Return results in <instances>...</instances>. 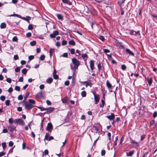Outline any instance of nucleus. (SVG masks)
I'll return each instance as SVG.
<instances>
[{"label":"nucleus","mask_w":157,"mask_h":157,"mask_svg":"<svg viewBox=\"0 0 157 157\" xmlns=\"http://www.w3.org/2000/svg\"><path fill=\"white\" fill-rule=\"evenodd\" d=\"M35 102V101L32 99H29L28 101L25 102V109L27 110L30 109L33 107Z\"/></svg>","instance_id":"nucleus-1"},{"label":"nucleus","mask_w":157,"mask_h":157,"mask_svg":"<svg viewBox=\"0 0 157 157\" xmlns=\"http://www.w3.org/2000/svg\"><path fill=\"white\" fill-rule=\"evenodd\" d=\"M73 63L74 65L75 69H77L78 67L80 64V62L76 59L75 58H73L72 59Z\"/></svg>","instance_id":"nucleus-2"},{"label":"nucleus","mask_w":157,"mask_h":157,"mask_svg":"<svg viewBox=\"0 0 157 157\" xmlns=\"http://www.w3.org/2000/svg\"><path fill=\"white\" fill-rule=\"evenodd\" d=\"M14 122L15 123H19L20 125L22 126H24L25 124V122L21 118L15 119Z\"/></svg>","instance_id":"nucleus-3"},{"label":"nucleus","mask_w":157,"mask_h":157,"mask_svg":"<svg viewBox=\"0 0 157 157\" xmlns=\"http://www.w3.org/2000/svg\"><path fill=\"white\" fill-rule=\"evenodd\" d=\"M130 34L131 35H135L140 36V31H138L137 32H136L133 30H131L130 33Z\"/></svg>","instance_id":"nucleus-4"},{"label":"nucleus","mask_w":157,"mask_h":157,"mask_svg":"<svg viewBox=\"0 0 157 157\" xmlns=\"http://www.w3.org/2000/svg\"><path fill=\"white\" fill-rule=\"evenodd\" d=\"M93 94L94 96V100L95 102V104H97L99 102L100 98L98 94L95 95V94L93 92Z\"/></svg>","instance_id":"nucleus-5"},{"label":"nucleus","mask_w":157,"mask_h":157,"mask_svg":"<svg viewBox=\"0 0 157 157\" xmlns=\"http://www.w3.org/2000/svg\"><path fill=\"white\" fill-rule=\"evenodd\" d=\"M52 128V124L51 123H48L46 128V129L48 131H51Z\"/></svg>","instance_id":"nucleus-6"},{"label":"nucleus","mask_w":157,"mask_h":157,"mask_svg":"<svg viewBox=\"0 0 157 157\" xmlns=\"http://www.w3.org/2000/svg\"><path fill=\"white\" fill-rule=\"evenodd\" d=\"M126 53L128 54L130 56H134V53L129 49H128V48L126 49Z\"/></svg>","instance_id":"nucleus-7"},{"label":"nucleus","mask_w":157,"mask_h":157,"mask_svg":"<svg viewBox=\"0 0 157 157\" xmlns=\"http://www.w3.org/2000/svg\"><path fill=\"white\" fill-rule=\"evenodd\" d=\"M90 69L91 70H93L94 69V61L92 60H91L90 62Z\"/></svg>","instance_id":"nucleus-8"},{"label":"nucleus","mask_w":157,"mask_h":157,"mask_svg":"<svg viewBox=\"0 0 157 157\" xmlns=\"http://www.w3.org/2000/svg\"><path fill=\"white\" fill-rule=\"evenodd\" d=\"M53 137L52 136H50V137H49L48 135L47 134H46L45 136L44 139L47 140L48 141H49L51 140H53Z\"/></svg>","instance_id":"nucleus-9"},{"label":"nucleus","mask_w":157,"mask_h":157,"mask_svg":"<svg viewBox=\"0 0 157 157\" xmlns=\"http://www.w3.org/2000/svg\"><path fill=\"white\" fill-rule=\"evenodd\" d=\"M107 117L110 120H112L114 118L115 115L113 113H112L110 115H109Z\"/></svg>","instance_id":"nucleus-10"},{"label":"nucleus","mask_w":157,"mask_h":157,"mask_svg":"<svg viewBox=\"0 0 157 157\" xmlns=\"http://www.w3.org/2000/svg\"><path fill=\"white\" fill-rule=\"evenodd\" d=\"M36 97L38 98H41L43 97V93L42 91L36 94Z\"/></svg>","instance_id":"nucleus-11"},{"label":"nucleus","mask_w":157,"mask_h":157,"mask_svg":"<svg viewBox=\"0 0 157 157\" xmlns=\"http://www.w3.org/2000/svg\"><path fill=\"white\" fill-rule=\"evenodd\" d=\"M147 80L149 86H151L152 82V79L151 77H148L147 78Z\"/></svg>","instance_id":"nucleus-12"},{"label":"nucleus","mask_w":157,"mask_h":157,"mask_svg":"<svg viewBox=\"0 0 157 157\" xmlns=\"http://www.w3.org/2000/svg\"><path fill=\"white\" fill-rule=\"evenodd\" d=\"M54 110V108L53 107L50 108L48 109H47L48 111L45 112V113H50L51 112L53 111Z\"/></svg>","instance_id":"nucleus-13"},{"label":"nucleus","mask_w":157,"mask_h":157,"mask_svg":"<svg viewBox=\"0 0 157 157\" xmlns=\"http://www.w3.org/2000/svg\"><path fill=\"white\" fill-rule=\"evenodd\" d=\"M82 57L84 61H86L88 58V56L86 54H83L82 55Z\"/></svg>","instance_id":"nucleus-14"},{"label":"nucleus","mask_w":157,"mask_h":157,"mask_svg":"<svg viewBox=\"0 0 157 157\" xmlns=\"http://www.w3.org/2000/svg\"><path fill=\"white\" fill-rule=\"evenodd\" d=\"M106 85L108 89L109 90L112 87V85L108 80L106 81Z\"/></svg>","instance_id":"nucleus-15"},{"label":"nucleus","mask_w":157,"mask_h":157,"mask_svg":"<svg viewBox=\"0 0 157 157\" xmlns=\"http://www.w3.org/2000/svg\"><path fill=\"white\" fill-rule=\"evenodd\" d=\"M53 81V79L52 78H49L46 80L47 83L50 84Z\"/></svg>","instance_id":"nucleus-16"},{"label":"nucleus","mask_w":157,"mask_h":157,"mask_svg":"<svg viewBox=\"0 0 157 157\" xmlns=\"http://www.w3.org/2000/svg\"><path fill=\"white\" fill-rule=\"evenodd\" d=\"M62 2L65 3L69 5H71V3L68 0H61Z\"/></svg>","instance_id":"nucleus-17"},{"label":"nucleus","mask_w":157,"mask_h":157,"mask_svg":"<svg viewBox=\"0 0 157 157\" xmlns=\"http://www.w3.org/2000/svg\"><path fill=\"white\" fill-rule=\"evenodd\" d=\"M6 27V24L5 22L2 23L0 25V28L1 29H4Z\"/></svg>","instance_id":"nucleus-18"},{"label":"nucleus","mask_w":157,"mask_h":157,"mask_svg":"<svg viewBox=\"0 0 157 157\" xmlns=\"http://www.w3.org/2000/svg\"><path fill=\"white\" fill-rule=\"evenodd\" d=\"M68 43L70 45L73 46L75 45V42L73 40H71L69 41Z\"/></svg>","instance_id":"nucleus-19"},{"label":"nucleus","mask_w":157,"mask_h":157,"mask_svg":"<svg viewBox=\"0 0 157 157\" xmlns=\"http://www.w3.org/2000/svg\"><path fill=\"white\" fill-rule=\"evenodd\" d=\"M134 151H133L129 152L128 153H127V155L128 156H131L134 153Z\"/></svg>","instance_id":"nucleus-20"},{"label":"nucleus","mask_w":157,"mask_h":157,"mask_svg":"<svg viewBox=\"0 0 157 157\" xmlns=\"http://www.w3.org/2000/svg\"><path fill=\"white\" fill-rule=\"evenodd\" d=\"M86 94L85 91H83L81 93V95L82 97H85Z\"/></svg>","instance_id":"nucleus-21"},{"label":"nucleus","mask_w":157,"mask_h":157,"mask_svg":"<svg viewBox=\"0 0 157 157\" xmlns=\"http://www.w3.org/2000/svg\"><path fill=\"white\" fill-rule=\"evenodd\" d=\"M101 103L100 105V107L101 108H103L105 104V101L103 100H101Z\"/></svg>","instance_id":"nucleus-22"},{"label":"nucleus","mask_w":157,"mask_h":157,"mask_svg":"<svg viewBox=\"0 0 157 157\" xmlns=\"http://www.w3.org/2000/svg\"><path fill=\"white\" fill-rule=\"evenodd\" d=\"M54 52V49L52 48L50 49L49 52L50 53V56L51 57L52 56V54Z\"/></svg>","instance_id":"nucleus-23"},{"label":"nucleus","mask_w":157,"mask_h":157,"mask_svg":"<svg viewBox=\"0 0 157 157\" xmlns=\"http://www.w3.org/2000/svg\"><path fill=\"white\" fill-rule=\"evenodd\" d=\"M68 49L70 50V53L72 54H74L75 53V50L74 48H71L70 49L69 48Z\"/></svg>","instance_id":"nucleus-24"},{"label":"nucleus","mask_w":157,"mask_h":157,"mask_svg":"<svg viewBox=\"0 0 157 157\" xmlns=\"http://www.w3.org/2000/svg\"><path fill=\"white\" fill-rule=\"evenodd\" d=\"M57 17L58 19L59 20H62L63 19V17L60 14H58L57 15Z\"/></svg>","instance_id":"nucleus-25"},{"label":"nucleus","mask_w":157,"mask_h":157,"mask_svg":"<svg viewBox=\"0 0 157 157\" xmlns=\"http://www.w3.org/2000/svg\"><path fill=\"white\" fill-rule=\"evenodd\" d=\"M45 58V56L44 55H42L40 56V59L41 60H44Z\"/></svg>","instance_id":"nucleus-26"},{"label":"nucleus","mask_w":157,"mask_h":157,"mask_svg":"<svg viewBox=\"0 0 157 157\" xmlns=\"http://www.w3.org/2000/svg\"><path fill=\"white\" fill-rule=\"evenodd\" d=\"M31 19V17L29 16H27L25 17V21H28V22H29V20H30Z\"/></svg>","instance_id":"nucleus-27"},{"label":"nucleus","mask_w":157,"mask_h":157,"mask_svg":"<svg viewBox=\"0 0 157 157\" xmlns=\"http://www.w3.org/2000/svg\"><path fill=\"white\" fill-rule=\"evenodd\" d=\"M131 142V143L133 144H135L137 146H139L138 143L137 142H135V141H134L133 140H132Z\"/></svg>","instance_id":"nucleus-28"},{"label":"nucleus","mask_w":157,"mask_h":157,"mask_svg":"<svg viewBox=\"0 0 157 157\" xmlns=\"http://www.w3.org/2000/svg\"><path fill=\"white\" fill-rule=\"evenodd\" d=\"M36 41H33L30 43V44L31 46H34L36 44Z\"/></svg>","instance_id":"nucleus-29"},{"label":"nucleus","mask_w":157,"mask_h":157,"mask_svg":"<svg viewBox=\"0 0 157 157\" xmlns=\"http://www.w3.org/2000/svg\"><path fill=\"white\" fill-rule=\"evenodd\" d=\"M27 72V70L25 68H24L23 70H22V72L24 74H26Z\"/></svg>","instance_id":"nucleus-30"},{"label":"nucleus","mask_w":157,"mask_h":157,"mask_svg":"<svg viewBox=\"0 0 157 157\" xmlns=\"http://www.w3.org/2000/svg\"><path fill=\"white\" fill-rule=\"evenodd\" d=\"M5 104L7 106H9L10 104V100H6L5 101Z\"/></svg>","instance_id":"nucleus-31"},{"label":"nucleus","mask_w":157,"mask_h":157,"mask_svg":"<svg viewBox=\"0 0 157 157\" xmlns=\"http://www.w3.org/2000/svg\"><path fill=\"white\" fill-rule=\"evenodd\" d=\"M0 99L2 101H4L6 98V97L2 95L0 98Z\"/></svg>","instance_id":"nucleus-32"},{"label":"nucleus","mask_w":157,"mask_h":157,"mask_svg":"<svg viewBox=\"0 0 157 157\" xmlns=\"http://www.w3.org/2000/svg\"><path fill=\"white\" fill-rule=\"evenodd\" d=\"M15 89L17 91H19L20 90V88L19 86H16L15 87Z\"/></svg>","instance_id":"nucleus-33"},{"label":"nucleus","mask_w":157,"mask_h":157,"mask_svg":"<svg viewBox=\"0 0 157 157\" xmlns=\"http://www.w3.org/2000/svg\"><path fill=\"white\" fill-rule=\"evenodd\" d=\"M67 41L65 40H63L62 42V44L63 45H65L67 44Z\"/></svg>","instance_id":"nucleus-34"},{"label":"nucleus","mask_w":157,"mask_h":157,"mask_svg":"<svg viewBox=\"0 0 157 157\" xmlns=\"http://www.w3.org/2000/svg\"><path fill=\"white\" fill-rule=\"evenodd\" d=\"M33 27L32 24H30L29 25L28 29L29 30H32L33 29Z\"/></svg>","instance_id":"nucleus-35"},{"label":"nucleus","mask_w":157,"mask_h":157,"mask_svg":"<svg viewBox=\"0 0 157 157\" xmlns=\"http://www.w3.org/2000/svg\"><path fill=\"white\" fill-rule=\"evenodd\" d=\"M13 119L12 118H10L9 119V122L10 124H13Z\"/></svg>","instance_id":"nucleus-36"},{"label":"nucleus","mask_w":157,"mask_h":157,"mask_svg":"<svg viewBox=\"0 0 157 157\" xmlns=\"http://www.w3.org/2000/svg\"><path fill=\"white\" fill-rule=\"evenodd\" d=\"M2 146L3 149H4L6 146V142H3L2 143Z\"/></svg>","instance_id":"nucleus-37"},{"label":"nucleus","mask_w":157,"mask_h":157,"mask_svg":"<svg viewBox=\"0 0 157 157\" xmlns=\"http://www.w3.org/2000/svg\"><path fill=\"white\" fill-rule=\"evenodd\" d=\"M20 71V69L19 67H17L15 69V71L16 72H19Z\"/></svg>","instance_id":"nucleus-38"},{"label":"nucleus","mask_w":157,"mask_h":157,"mask_svg":"<svg viewBox=\"0 0 157 157\" xmlns=\"http://www.w3.org/2000/svg\"><path fill=\"white\" fill-rule=\"evenodd\" d=\"M53 34H54L55 36H57L58 35H59V32L58 31H55L53 32Z\"/></svg>","instance_id":"nucleus-39"},{"label":"nucleus","mask_w":157,"mask_h":157,"mask_svg":"<svg viewBox=\"0 0 157 157\" xmlns=\"http://www.w3.org/2000/svg\"><path fill=\"white\" fill-rule=\"evenodd\" d=\"M10 16H15L17 17H18L19 18L21 17V16L20 15H19L17 14H12L11 15H10Z\"/></svg>","instance_id":"nucleus-40"},{"label":"nucleus","mask_w":157,"mask_h":157,"mask_svg":"<svg viewBox=\"0 0 157 157\" xmlns=\"http://www.w3.org/2000/svg\"><path fill=\"white\" fill-rule=\"evenodd\" d=\"M150 125H154L155 124V121L154 120H152L150 122Z\"/></svg>","instance_id":"nucleus-41"},{"label":"nucleus","mask_w":157,"mask_h":157,"mask_svg":"<svg viewBox=\"0 0 157 157\" xmlns=\"http://www.w3.org/2000/svg\"><path fill=\"white\" fill-rule=\"evenodd\" d=\"M13 145V142L12 141H10L9 143V146L10 147L12 146Z\"/></svg>","instance_id":"nucleus-42"},{"label":"nucleus","mask_w":157,"mask_h":157,"mask_svg":"<svg viewBox=\"0 0 157 157\" xmlns=\"http://www.w3.org/2000/svg\"><path fill=\"white\" fill-rule=\"evenodd\" d=\"M126 66L124 65H121V69L123 70H124L126 69Z\"/></svg>","instance_id":"nucleus-43"},{"label":"nucleus","mask_w":157,"mask_h":157,"mask_svg":"<svg viewBox=\"0 0 157 157\" xmlns=\"http://www.w3.org/2000/svg\"><path fill=\"white\" fill-rule=\"evenodd\" d=\"M23 96L21 95H19L18 97V99L20 100H22L23 99Z\"/></svg>","instance_id":"nucleus-44"},{"label":"nucleus","mask_w":157,"mask_h":157,"mask_svg":"<svg viewBox=\"0 0 157 157\" xmlns=\"http://www.w3.org/2000/svg\"><path fill=\"white\" fill-rule=\"evenodd\" d=\"M125 1V0H121L118 1V3L119 4L121 5L123 4Z\"/></svg>","instance_id":"nucleus-45"},{"label":"nucleus","mask_w":157,"mask_h":157,"mask_svg":"<svg viewBox=\"0 0 157 157\" xmlns=\"http://www.w3.org/2000/svg\"><path fill=\"white\" fill-rule=\"evenodd\" d=\"M34 58V56H30L29 57V59L30 60L33 59Z\"/></svg>","instance_id":"nucleus-46"},{"label":"nucleus","mask_w":157,"mask_h":157,"mask_svg":"<svg viewBox=\"0 0 157 157\" xmlns=\"http://www.w3.org/2000/svg\"><path fill=\"white\" fill-rule=\"evenodd\" d=\"M6 81L9 83H11V79L10 78H8L6 79Z\"/></svg>","instance_id":"nucleus-47"},{"label":"nucleus","mask_w":157,"mask_h":157,"mask_svg":"<svg viewBox=\"0 0 157 157\" xmlns=\"http://www.w3.org/2000/svg\"><path fill=\"white\" fill-rule=\"evenodd\" d=\"M103 51L105 53H109L110 52L109 50L105 49H103Z\"/></svg>","instance_id":"nucleus-48"},{"label":"nucleus","mask_w":157,"mask_h":157,"mask_svg":"<svg viewBox=\"0 0 157 157\" xmlns=\"http://www.w3.org/2000/svg\"><path fill=\"white\" fill-rule=\"evenodd\" d=\"M105 150H103L101 151V154L102 156L104 155L105 154Z\"/></svg>","instance_id":"nucleus-49"},{"label":"nucleus","mask_w":157,"mask_h":157,"mask_svg":"<svg viewBox=\"0 0 157 157\" xmlns=\"http://www.w3.org/2000/svg\"><path fill=\"white\" fill-rule=\"evenodd\" d=\"M107 136L109 137V140L110 141L111 140V137H111V133L109 132H108V133L107 134Z\"/></svg>","instance_id":"nucleus-50"},{"label":"nucleus","mask_w":157,"mask_h":157,"mask_svg":"<svg viewBox=\"0 0 157 157\" xmlns=\"http://www.w3.org/2000/svg\"><path fill=\"white\" fill-rule=\"evenodd\" d=\"M53 77L55 79H57L58 78V76L56 74L53 75Z\"/></svg>","instance_id":"nucleus-51"},{"label":"nucleus","mask_w":157,"mask_h":157,"mask_svg":"<svg viewBox=\"0 0 157 157\" xmlns=\"http://www.w3.org/2000/svg\"><path fill=\"white\" fill-rule=\"evenodd\" d=\"M14 59L16 60H17L18 59V56L17 55H16L14 56L13 57Z\"/></svg>","instance_id":"nucleus-52"},{"label":"nucleus","mask_w":157,"mask_h":157,"mask_svg":"<svg viewBox=\"0 0 157 157\" xmlns=\"http://www.w3.org/2000/svg\"><path fill=\"white\" fill-rule=\"evenodd\" d=\"M12 40L13 41H17V38L16 36H14Z\"/></svg>","instance_id":"nucleus-53"},{"label":"nucleus","mask_w":157,"mask_h":157,"mask_svg":"<svg viewBox=\"0 0 157 157\" xmlns=\"http://www.w3.org/2000/svg\"><path fill=\"white\" fill-rule=\"evenodd\" d=\"M145 135H143L141 136V140H143L145 138Z\"/></svg>","instance_id":"nucleus-54"},{"label":"nucleus","mask_w":157,"mask_h":157,"mask_svg":"<svg viewBox=\"0 0 157 157\" xmlns=\"http://www.w3.org/2000/svg\"><path fill=\"white\" fill-rule=\"evenodd\" d=\"M29 92H27L25 95V96L24 97V98L25 99V100L27 98V97H28V96L29 95Z\"/></svg>","instance_id":"nucleus-55"},{"label":"nucleus","mask_w":157,"mask_h":157,"mask_svg":"<svg viewBox=\"0 0 157 157\" xmlns=\"http://www.w3.org/2000/svg\"><path fill=\"white\" fill-rule=\"evenodd\" d=\"M13 90V88L11 87L8 90V91L9 93H11Z\"/></svg>","instance_id":"nucleus-56"},{"label":"nucleus","mask_w":157,"mask_h":157,"mask_svg":"<svg viewBox=\"0 0 157 157\" xmlns=\"http://www.w3.org/2000/svg\"><path fill=\"white\" fill-rule=\"evenodd\" d=\"M62 102L63 103H66L67 102V99L66 98H64L62 100Z\"/></svg>","instance_id":"nucleus-57"},{"label":"nucleus","mask_w":157,"mask_h":157,"mask_svg":"<svg viewBox=\"0 0 157 157\" xmlns=\"http://www.w3.org/2000/svg\"><path fill=\"white\" fill-rule=\"evenodd\" d=\"M124 137L122 136L121 139V140L120 142V144H121L124 141Z\"/></svg>","instance_id":"nucleus-58"},{"label":"nucleus","mask_w":157,"mask_h":157,"mask_svg":"<svg viewBox=\"0 0 157 157\" xmlns=\"http://www.w3.org/2000/svg\"><path fill=\"white\" fill-rule=\"evenodd\" d=\"M44 85L42 84L40 85V88L41 90L44 89Z\"/></svg>","instance_id":"nucleus-59"},{"label":"nucleus","mask_w":157,"mask_h":157,"mask_svg":"<svg viewBox=\"0 0 157 157\" xmlns=\"http://www.w3.org/2000/svg\"><path fill=\"white\" fill-rule=\"evenodd\" d=\"M64 84L67 86H68L69 84V82L68 81H67L65 82Z\"/></svg>","instance_id":"nucleus-60"},{"label":"nucleus","mask_w":157,"mask_h":157,"mask_svg":"<svg viewBox=\"0 0 157 157\" xmlns=\"http://www.w3.org/2000/svg\"><path fill=\"white\" fill-rule=\"evenodd\" d=\"M157 116V113L156 112H154L153 114V117L154 118H155Z\"/></svg>","instance_id":"nucleus-61"},{"label":"nucleus","mask_w":157,"mask_h":157,"mask_svg":"<svg viewBox=\"0 0 157 157\" xmlns=\"http://www.w3.org/2000/svg\"><path fill=\"white\" fill-rule=\"evenodd\" d=\"M99 38L102 41H103L105 39L104 37L102 36H100Z\"/></svg>","instance_id":"nucleus-62"},{"label":"nucleus","mask_w":157,"mask_h":157,"mask_svg":"<svg viewBox=\"0 0 157 157\" xmlns=\"http://www.w3.org/2000/svg\"><path fill=\"white\" fill-rule=\"evenodd\" d=\"M26 61L25 60H21V63L22 65H25L26 63Z\"/></svg>","instance_id":"nucleus-63"},{"label":"nucleus","mask_w":157,"mask_h":157,"mask_svg":"<svg viewBox=\"0 0 157 157\" xmlns=\"http://www.w3.org/2000/svg\"><path fill=\"white\" fill-rule=\"evenodd\" d=\"M23 81V78L22 77H20L19 79V81L20 82H22Z\"/></svg>","instance_id":"nucleus-64"}]
</instances>
